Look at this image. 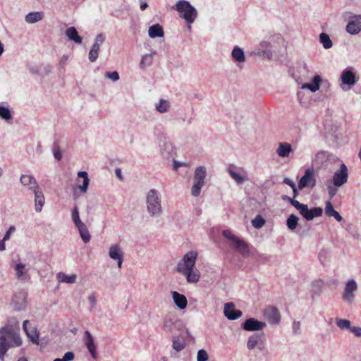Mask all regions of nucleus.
Masks as SVG:
<instances>
[{
	"mask_svg": "<svg viewBox=\"0 0 361 361\" xmlns=\"http://www.w3.org/2000/svg\"><path fill=\"white\" fill-rule=\"evenodd\" d=\"M197 257V252L190 251L177 264L176 271L184 275L188 283H195L200 280V271L195 267Z\"/></svg>",
	"mask_w": 361,
	"mask_h": 361,
	"instance_id": "obj_1",
	"label": "nucleus"
},
{
	"mask_svg": "<svg viewBox=\"0 0 361 361\" xmlns=\"http://www.w3.org/2000/svg\"><path fill=\"white\" fill-rule=\"evenodd\" d=\"M19 332L11 325H6L0 329V358L2 359L10 348L22 345Z\"/></svg>",
	"mask_w": 361,
	"mask_h": 361,
	"instance_id": "obj_2",
	"label": "nucleus"
},
{
	"mask_svg": "<svg viewBox=\"0 0 361 361\" xmlns=\"http://www.w3.org/2000/svg\"><path fill=\"white\" fill-rule=\"evenodd\" d=\"M146 206L149 215L152 217H159L163 213L161 197L156 189H150L146 195Z\"/></svg>",
	"mask_w": 361,
	"mask_h": 361,
	"instance_id": "obj_3",
	"label": "nucleus"
},
{
	"mask_svg": "<svg viewBox=\"0 0 361 361\" xmlns=\"http://www.w3.org/2000/svg\"><path fill=\"white\" fill-rule=\"evenodd\" d=\"M173 8L176 10L179 13L180 16L185 20L188 30H190L191 24L194 23L197 17L196 8L186 0L178 1Z\"/></svg>",
	"mask_w": 361,
	"mask_h": 361,
	"instance_id": "obj_4",
	"label": "nucleus"
},
{
	"mask_svg": "<svg viewBox=\"0 0 361 361\" xmlns=\"http://www.w3.org/2000/svg\"><path fill=\"white\" fill-rule=\"evenodd\" d=\"M223 235L231 242V246L243 256H247L250 250L247 244L242 239L235 236L230 230H224Z\"/></svg>",
	"mask_w": 361,
	"mask_h": 361,
	"instance_id": "obj_5",
	"label": "nucleus"
},
{
	"mask_svg": "<svg viewBox=\"0 0 361 361\" xmlns=\"http://www.w3.org/2000/svg\"><path fill=\"white\" fill-rule=\"evenodd\" d=\"M206 174L207 170L203 166H198L195 170L193 185L191 188V194L193 197L200 195L201 190L205 184Z\"/></svg>",
	"mask_w": 361,
	"mask_h": 361,
	"instance_id": "obj_6",
	"label": "nucleus"
},
{
	"mask_svg": "<svg viewBox=\"0 0 361 361\" xmlns=\"http://www.w3.org/2000/svg\"><path fill=\"white\" fill-rule=\"evenodd\" d=\"M341 80L342 81L341 89L344 91L350 90L357 81L353 68L350 67L343 70L341 75Z\"/></svg>",
	"mask_w": 361,
	"mask_h": 361,
	"instance_id": "obj_7",
	"label": "nucleus"
},
{
	"mask_svg": "<svg viewBox=\"0 0 361 361\" xmlns=\"http://www.w3.org/2000/svg\"><path fill=\"white\" fill-rule=\"evenodd\" d=\"M314 173H315L314 169H307L305 171L304 175L302 176L298 183V189L302 190L305 188H313L316 185V178Z\"/></svg>",
	"mask_w": 361,
	"mask_h": 361,
	"instance_id": "obj_8",
	"label": "nucleus"
},
{
	"mask_svg": "<svg viewBox=\"0 0 361 361\" xmlns=\"http://www.w3.org/2000/svg\"><path fill=\"white\" fill-rule=\"evenodd\" d=\"M183 326L181 320L174 316L166 315L163 318V329L166 333L181 330Z\"/></svg>",
	"mask_w": 361,
	"mask_h": 361,
	"instance_id": "obj_9",
	"label": "nucleus"
},
{
	"mask_svg": "<svg viewBox=\"0 0 361 361\" xmlns=\"http://www.w3.org/2000/svg\"><path fill=\"white\" fill-rule=\"evenodd\" d=\"M297 209L307 221H310L314 217L321 216L323 213V209L321 207H314L309 209L307 204L302 203H300Z\"/></svg>",
	"mask_w": 361,
	"mask_h": 361,
	"instance_id": "obj_10",
	"label": "nucleus"
},
{
	"mask_svg": "<svg viewBox=\"0 0 361 361\" xmlns=\"http://www.w3.org/2000/svg\"><path fill=\"white\" fill-rule=\"evenodd\" d=\"M109 257L117 262V266L120 269L122 267L124 253L122 250L121 245L118 243L112 244L109 250Z\"/></svg>",
	"mask_w": 361,
	"mask_h": 361,
	"instance_id": "obj_11",
	"label": "nucleus"
},
{
	"mask_svg": "<svg viewBox=\"0 0 361 361\" xmlns=\"http://www.w3.org/2000/svg\"><path fill=\"white\" fill-rule=\"evenodd\" d=\"M104 40L105 36L104 34L100 33L96 36L95 41L88 55V59L90 62H94L98 59L100 46L104 43Z\"/></svg>",
	"mask_w": 361,
	"mask_h": 361,
	"instance_id": "obj_12",
	"label": "nucleus"
},
{
	"mask_svg": "<svg viewBox=\"0 0 361 361\" xmlns=\"http://www.w3.org/2000/svg\"><path fill=\"white\" fill-rule=\"evenodd\" d=\"M348 178V173L347 166L342 164L339 169H338L333 176L334 185L336 187H340L345 184Z\"/></svg>",
	"mask_w": 361,
	"mask_h": 361,
	"instance_id": "obj_13",
	"label": "nucleus"
},
{
	"mask_svg": "<svg viewBox=\"0 0 361 361\" xmlns=\"http://www.w3.org/2000/svg\"><path fill=\"white\" fill-rule=\"evenodd\" d=\"M345 30L350 35H357L361 32V15L350 16L346 25Z\"/></svg>",
	"mask_w": 361,
	"mask_h": 361,
	"instance_id": "obj_14",
	"label": "nucleus"
},
{
	"mask_svg": "<svg viewBox=\"0 0 361 361\" xmlns=\"http://www.w3.org/2000/svg\"><path fill=\"white\" fill-rule=\"evenodd\" d=\"M264 316L269 324L278 325L281 322L280 312L275 307H267L264 311Z\"/></svg>",
	"mask_w": 361,
	"mask_h": 361,
	"instance_id": "obj_15",
	"label": "nucleus"
},
{
	"mask_svg": "<svg viewBox=\"0 0 361 361\" xmlns=\"http://www.w3.org/2000/svg\"><path fill=\"white\" fill-rule=\"evenodd\" d=\"M83 342L86 348H87L91 357L93 359H97V347L94 343V338L89 331H85L83 336Z\"/></svg>",
	"mask_w": 361,
	"mask_h": 361,
	"instance_id": "obj_16",
	"label": "nucleus"
},
{
	"mask_svg": "<svg viewBox=\"0 0 361 361\" xmlns=\"http://www.w3.org/2000/svg\"><path fill=\"white\" fill-rule=\"evenodd\" d=\"M267 326L265 322L258 321L254 318H249L242 324V328L248 331H259Z\"/></svg>",
	"mask_w": 361,
	"mask_h": 361,
	"instance_id": "obj_17",
	"label": "nucleus"
},
{
	"mask_svg": "<svg viewBox=\"0 0 361 361\" xmlns=\"http://www.w3.org/2000/svg\"><path fill=\"white\" fill-rule=\"evenodd\" d=\"M276 153L282 159H288L294 153V150L289 142H280L278 144Z\"/></svg>",
	"mask_w": 361,
	"mask_h": 361,
	"instance_id": "obj_18",
	"label": "nucleus"
},
{
	"mask_svg": "<svg viewBox=\"0 0 361 361\" xmlns=\"http://www.w3.org/2000/svg\"><path fill=\"white\" fill-rule=\"evenodd\" d=\"M30 322L28 320H25L23 322V327L25 331L26 335L29 338L30 341L36 345H39V331L37 329L35 326H28Z\"/></svg>",
	"mask_w": 361,
	"mask_h": 361,
	"instance_id": "obj_19",
	"label": "nucleus"
},
{
	"mask_svg": "<svg viewBox=\"0 0 361 361\" xmlns=\"http://www.w3.org/2000/svg\"><path fill=\"white\" fill-rule=\"evenodd\" d=\"M357 289V286L355 280L352 279L348 281L345 284L344 293L342 296L343 299L348 302H351L355 298L353 292L355 291Z\"/></svg>",
	"mask_w": 361,
	"mask_h": 361,
	"instance_id": "obj_20",
	"label": "nucleus"
},
{
	"mask_svg": "<svg viewBox=\"0 0 361 361\" xmlns=\"http://www.w3.org/2000/svg\"><path fill=\"white\" fill-rule=\"evenodd\" d=\"M32 191L35 195V209L37 212H40L45 203L44 194L39 185H35Z\"/></svg>",
	"mask_w": 361,
	"mask_h": 361,
	"instance_id": "obj_21",
	"label": "nucleus"
},
{
	"mask_svg": "<svg viewBox=\"0 0 361 361\" xmlns=\"http://www.w3.org/2000/svg\"><path fill=\"white\" fill-rule=\"evenodd\" d=\"M224 313L226 317L229 320H235L240 318L243 312L240 310H235L233 302H227L224 305Z\"/></svg>",
	"mask_w": 361,
	"mask_h": 361,
	"instance_id": "obj_22",
	"label": "nucleus"
},
{
	"mask_svg": "<svg viewBox=\"0 0 361 361\" xmlns=\"http://www.w3.org/2000/svg\"><path fill=\"white\" fill-rule=\"evenodd\" d=\"M15 271L16 278L20 281H29L30 280V275L28 273V269H25V264L23 263H18L15 265Z\"/></svg>",
	"mask_w": 361,
	"mask_h": 361,
	"instance_id": "obj_23",
	"label": "nucleus"
},
{
	"mask_svg": "<svg viewBox=\"0 0 361 361\" xmlns=\"http://www.w3.org/2000/svg\"><path fill=\"white\" fill-rule=\"evenodd\" d=\"M80 178L82 179V184H78L77 185V188L80 190L81 193H86L88 189V186L90 184V179L88 177V174L86 171H81L78 173V178L77 182L80 183Z\"/></svg>",
	"mask_w": 361,
	"mask_h": 361,
	"instance_id": "obj_24",
	"label": "nucleus"
},
{
	"mask_svg": "<svg viewBox=\"0 0 361 361\" xmlns=\"http://www.w3.org/2000/svg\"><path fill=\"white\" fill-rule=\"evenodd\" d=\"M173 300L178 308L180 310H185L188 305V300L186 297L178 293L177 291L171 292Z\"/></svg>",
	"mask_w": 361,
	"mask_h": 361,
	"instance_id": "obj_25",
	"label": "nucleus"
},
{
	"mask_svg": "<svg viewBox=\"0 0 361 361\" xmlns=\"http://www.w3.org/2000/svg\"><path fill=\"white\" fill-rule=\"evenodd\" d=\"M186 347V341L184 338L174 335L172 337V348L176 353H180Z\"/></svg>",
	"mask_w": 361,
	"mask_h": 361,
	"instance_id": "obj_26",
	"label": "nucleus"
},
{
	"mask_svg": "<svg viewBox=\"0 0 361 361\" xmlns=\"http://www.w3.org/2000/svg\"><path fill=\"white\" fill-rule=\"evenodd\" d=\"M322 83V78L317 75H315L312 80V83H305L301 86L302 90H310L312 92H315L319 90Z\"/></svg>",
	"mask_w": 361,
	"mask_h": 361,
	"instance_id": "obj_27",
	"label": "nucleus"
},
{
	"mask_svg": "<svg viewBox=\"0 0 361 361\" xmlns=\"http://www.w3.org/2000/svg\"><path fill=\"white\" fill-rule=\"evenodd\" d=\"M329 154L327 152L321 150L318 152L312 159L313 164L317 167H320L329 159Z\"/></svg>",
	"mask_w": 361,
	"mask_h": 361,
	"instance_id": "obj_28",
	"label": "nucleus"
},
{
	"mask_svg": "<svg viewBox=\"0 0 361 361\" xmlns=\"http://www.w3.org/2000/svg\"><path fill=\"white\" fill-rule=\"evenodd\" d=\"M44 18V13L42 11H33L27 13L25 17V20L27 23L34 24Z\"/></svg>",
	"mask_w": 361,
	"mask_h": 361,
	"instance_id": "obj_29",
	"label": "nucleus"
},
{
	"mask_svg": "<svg viewBox=\"0 0 361 361\" xmlns=\"http://www.w3.org/2000/svg\"><path fill=\"white\" fill-rule=\"evenodd\" d=\"M66 35L69 40L74 42L76 44H80L82 43V37L78 35L75 27H71L66 29Z\"/></svg>",
	"mask_w": 361,
	"mask_h": 361,
	"instance_id": "obj_30",
	"label": "nucleus"
},
{
	"mask_svg": "<svg viewBox=\"0 0 361 361\" xmlns=\"http://www.w3.org/2000/svg\"><path fill=\"white\" fill-rule=\"evenodd\" d=\"M325 214L329 217L335 218L338 222H341L343 220L342 216L334 209L332 203L329 201L326 202Z\"/></svg>",
	"mask_w": 361,
	"mask_h": 361,
	"instance_id": "obj_31",
	"label": "nucleus"
},
{
	"mask_svg": "<svg viewBox=\"0 0 361 361\" xmlns=\"http://www.w3.org/2000/svg\"><path fill=\"white\" fill-rule=\"evenodd\" d=\"M20 180L23 185L28 186L31 191L34 190L35 185H39L35 178L30 175H22Z\"/></svg>",
	"mask_w": 361,
	"mask_h": 361,
	"instance_id": "obj_32",
	"label": "nucleus"
},
{
	"mask_svg": "<svg viewBox=\"0 0 361 361\" xmlns=\"http://www.w3.org/2000/svg\"><path fill=\"white\" fill-rule=\"evenodd\" d=\"M56 279L60 283L72 284L75 283L77 275L75 274L68 275L63 272H59L56 275Z\"/></svg>",
	"mask_w": 361,
	"mask_h": 361,
	"instance_id": "obj_33",
	"label": "nucleus"
},
{
	"mask_svg": "<svg viewBox=\"0 0 361 361\" xmlns=\"http://www.w3.org/2000/svg\"><path fill=\"white\" fill-rule=\"evenodd\" d=\"M148 35L151 38L162 37L164 35L162 26L159 24H154L149 27Z\"/></svg>",
	"mask_w": 361,
	"mask_h": 361,
	"instance_id": "obj_34",
	"label": "nucleus"
},
{
	"mask_svg": "<svg viewBox=\"0 0 361 361\" xmlns=\"http://www.w3.org/2000/svg\"><path fill=\"white\" fill-rule=\"evenodd\" d=\"M78 230L79 234L83 241L84 243H87L90 242L91 235L87 229V226L82 223L77 226H75Z\"/></svg>",
	"mask_w": 361,
	"mask_h": 361,
	"instance_id": "obj_35",
	"label": "nucleus"
},
{
	"mask_svg": "<svg viewBox=\"0 0 361 361\" xmlns=\"http://www.w3.org/2000/svg\"><path fill=\"white\" fill-rule=\"evenodd\" d=\"M233 59L237 62H244L245 61V56L243 49L239 47H235L231 53Z\"/></svg>",
	"mask_w": 361,
	"mask_h": 361,
	"instance_id": "obj_36",
	"label": "nucleus"
},
{
	"mask_svg": "<svg viewBox=\"0 0 361 361\" xmlns=\"http://www.w3.org/2000/svg\"><path fill=\"white\" fill-rule=\"evenodd\" d=\"M337 326L342 331L347 330L349 331L351 327V322L346 319L336 317L335 319Z\"/></svg>",
	"mask_w": 361,
	"mask_h": 361,
	"instance_id": "obj_37",
	"label": "nucleus"
},
{
	"mask_svg": "<svg viewBox=\"0 0 361 361\" xmlns=\"http://www.w3.org/2000/svg\"><path fill=\"white\" fill-rule=\"evenodd\" d=\"M169 102L164 99H160L159 102L155 105L156 110L161 114L167 112L169 109Z\"/></svg>",
	"mask_w": 361,
	"mask_h": 361,
	"instance_id": "obj_38",
	"label": "nucleus"
},
{
	"mask_svg": "<svg viewBox=\"0 0 361 361\" xmlns=\"http://www.w3.org/2000/svg\"><path fill=\"white\" fill-rule=\"evenodd\" d=\"M299 218L295 214H290L286 220V225L289 230L293 231L298 224Z\"/></svg>",
	"mask_w": 361,
	"mask_h": 361,
	"instance_id": "obj_39",
	"label": "nucleus"
},
{
	"mask_svg": "<svg viewBox=\"0 0 361 361\" xmlns=\"http://www.w3.org/2000/svg\"><path fill=\"white\" fill-rule=\"evenodd\" d=\"M319 41L326 49H330L333 46L332 41L326 33L322 32L319 35Z\"/></svg>",
	"mask_w": 361,
	"mask_h": 361,
	"instance_id": "obj_40",
	"label": "nucleus"
},
{
	"mask_svg": "<svg viewBox=\"0 0 361 361\" xmlns=\"http://www.w3.org/2000/svg\"><path fill=\"white\" fill-rule=\"evenodd\" d=\"M261 336L258 334H253L249 337L247 343V347L249 350L254 349L259 341L261 340Z\"/></svg>",
	"mask_w": 361,
	"mask_h": 361,
	"instance_id": "obj_41",
	"label": "nucleus"
},
{
	"mask_svg": "<svg viewBox=\"0 0 361 361\" xmlns=\"http://www.w3.org/2000/svg\"><path fill=\"white\" fill-rule=\"evenodd\" d=\"M71 219L75 226L83 223L80 218L79 208L77 205H75L71 211Z\"/></svg>",
	"mask_w": 361,
	"mask_h": 361,
	"instance_id": "obj_42",
	"label": "nucleus"
},
{
	"mask_svg": "<svg viewBox=\"0 0 361 361\" xmlns=\"http://www.w3.org/2000/svg\"><path fill=\"white\" fill-rule=\"evenodd\" d=\"M156 54L155 51H153L151 54H145L142 57V59L140 63V66L141 68H144L146 66H149L152 63V57L153 55Z\"/></svg>",
	"mask_w": 361,
	"mask_h": 361,
	"instance_id": "obj_43",
	"label": "nucleus"
},
{
	"mask_svg": "<svg viewBox=\"0 0 361 361\" xmlns=\"http://www.w3.org/2000/svg\"><path fill=\"white\" fill-rule=\"evenodd\" d=\"M311 291L316 295H320L322 290L323 281L320 279L314 281L311 284Z\"/></svg>",
	"mask_w": 361,
	"mask_h": 361,
	"instance_id": "obj_44",
	"label": "nucleus"
},
{
	"mask_svg": "<svg viewBox=\"0 0 361 361\" xmlns=\"http://www.w3.org/2000/svg\"><path fill=\"white\" fill-rule=\"evenodd\" d=\"M228 172L231 177L238 183L241 184L243 182L245 181V178L244 176L240 175V173H237L235 171L233 170L232 169L229 168L228 169Z\"/></svg>",
	"mask_w": 361,
	"mask_h": 361,
	"instance_id": "obj_45",
	"label": "nucleus"
},
{
	"mask_svg": "<svg viewBox=\"0 0 361 361\" xmlns=\"http://www.w3.org/2000/svg\"><path fill=\"white\" fill-rule=\"evenodd\" d=\"M0 117L4 120H9L11 118V111L8 108L3 106H0Z\"/></svg>",
	"mask_w": 361,
	"mask_h": 361,
	"instance_id": "obj_46",
	"label": "nucleus"
},
{
	"mask_svg": "<svg viewBox=\"0 0 361 361\" xmlns=\"http://www.w3.org/2000/svg\"><path fill=\"white\" fill-rule=\"evenodd\" d=\"M252 224L255 228H260L264 225L265 220L261 216H257L252 221Z\"/></svg>",
	"mask_w": 361,
	"mask_h": 361,
	"instance_id": "obj_47",
	"label": "nucleus"
},
{
	"mask_svg": "<svg viewBox=\"0 0 361 361\" xmlns=\"http://www.w3.org/2000/svg\"><path fill=\"white\" fill-rule=\"evenodd\" d=\"M209 356L207 351L204 349L199 350L197 355V361H207Z\"/></svg>",
	"mask_w": 361,
	"mask_h": 361,
	"instance_id": "obj_48",
	"label": "nucleus"
},
{
	"mask_svg": "<svg viewBox=\"0 0 361 361\" xmlns=\"http://www.w3.org/2000/svg\"><path fill=\"white\" fill-rule=\"evenodd\" d=\"M282 200L288 202L291 205H293L295 208L298 209L299 205L300 204V202H299L298 200H295L289 196L287 195H282Z\"/></svg>",
	"mask_w": 361,
	"mask_h": 361,
	"instance_id": "obj_49",
	"label": "nucleus"
},
{
	"mask_svg": "<svg viewBox=\"0 0 361 361\" xmlns=\"http://www.w3.org/2000/svg\"><path fill=\"white\" fill-rule=\"evenodd\" d=\"M88 302H90L91 307L90 310L92 311L93 309L95 308L97 305V300L94 293H92L87 298Z\"/></svg>",
	"mask_w": 361,
	"mask_h": 361,
	"instance_id": "obj_50",
	"label": "nucleus"
},
{
	"mask_svg": "<svg viewBox=\"0 0 361 361\" xmlns=\"http://www.w3.org/2000/svg\"><path fill=\"white\" fill-rule=\"evenodd\" d=\"M293 333L295 335H299L301 334L300 322L294 321L292 324Z\"/></svg>",
	"mask_w": 361,
	"mask_h": 361,
	"instance_id": "obj_51",
	"label": "nucleus"
},
{
	"mask_svg": "<svg viewBox=\"0 0 361 361\" xmlns=\"http://www.w3.org/2000/svg\"><path fill=\"white\" fill-rule=\"evenodd\" d=\"M105 76L114 82L119 80V75L117 71L107 72L106 73Z\"/></svg>",
	"mask_w": 361,
	"mask_h": 361,
	"instance_id": "obj_52",
	"label": "nucleus"
},
{
	"mask_svg": "<svg viewBox=\"0 0 361 361\" xmlns=\"http://www.w3.org/2000/svg\"><path fill=\"white\" fill-rule=\"evenodd\" d=\"M349 332L352 333L354 336L357 338L361 337V327L351 326Z\"/></svg>",
	"mask_w": 361,
	"mask_h": 361,
	"instance_id": "obj_53",
	"label": "nucleus"
},
{
	"mask_svg": "<svg viewBox=\"0 0 361 361\" xmlns=\"http://www.w3.org/2000/svg\"><path fill=\"white\" fill-rule=\"evenodd\" d=\"M16 231V228L15 226H11L9 227V228L8 229V231L6 232L4 238H3V240L6 241L8 240H9V238H11V235L13 233H14Z\"/></svg>",
	"mask_w": 361,
	"mask_h": 361,
	"instance_id": "obj_54",
	"label": "nucleus"
},
{
	"mask_svg": "<svg viewBox=\"0 0 361 361\" xmlns=\"http://www.w3.org/2000/svg\"><path fill=\"white\" fill-rule=\"evenodd\" d=\"M74 357H75L74 353L71 351H69L64 354L62 359L63 361H72V360H73Z\"/></svg>",
	"mask_w": 361,
	"mask_h": 361,
	"instance_id": "obj_55",
	"label": "nucleus"
},
{
	"mask_svg": "<svg viewBox=\"0 0 361 361\" xmlns=\"http://www.w3.org/2000/svg\"><path fill=\"white\" fill-rule=\"evenodd\" d=\"M328 190L330 198L334 197L337 192V189L331 185L328 186Z\"/></svg>",
	"mask_w": 361,
	"mask_h": 361,
	"instance_id": "obj_56",
	"label": "nucleus"
},
{
	"mask_svg": "<svg viewBox=\"0 0 361 361\" xmlns=\"http://www.w3.org/2000/svg\"><path fill=\"white\" fill-rule=\"evenodd\" d=\"M283 183L288 185H289L291 188H294V186L295 185V183L290 180V178H285L283 179Z\"/></svg>",
	"mask_w": 361,
	"mask_h": 361,
	"instance_id": "obj_57",
	"label": "nucleus"
},
{
	"mask_svg": "<svg viewBox=\"0 0 361 361\" xmlns=\"http://www.w3.org/2000/svg\"><path fill=\"white\" fill-rule=\"evenodd\" d=\"M54 156L56 159L60 160L62 157L61 152L59 149H54Z\"/></svg>",
	"mask_w": 361,
	"mask_h": 361,
	"instance_id": "obj_58",
	"label": "nucleus"
},
{
	"mask_svg": "<svg viewBox=\"0 0 361 361\" xmlns=\"http://www.w3.org/2000/svg\"><path fill=\"white\" fill-rule=\"evenodd\" d=\"M115 173H116V176L118 177V178H119L120 180L123 179L122 171H121V169L117 168L115 170Z\"/></svg>",
	"mask_w": 361,
	"mask_h": 361,
	"instance_id": "obj_59",
	"label": "nucleus"
},
{
	"mask_svg": "<svg viewBox=\"0 0 361 361\" xmlns=\"http://www.w3.org/2000/svg\"><path fill=\"white\" fill-rule=\"evenodd\" d=\"M6 249L5 240L3 239L0 240V251H4Z\"/></svg>",
	"mask_w": 361,
	"mask_h": 361,
	"instance_id": "obj_60",
	"label": "nucleus"
},
{
	"mask_svg": "<svg viewBox=\"0 0 361 361\" xmlns=\"http://www.w3.org/2000/svg\"><path fill=\"white\" fill-rule=\"evenodd\" d=\"M148 7V4L147 2H142L141 4H140V9L142 11H144L145 9H146Z\"/></svg>",
	"mask_w": 361,
	"mask_h": 361,
	"instance_id": "obj_61",
	"label": "nucleus"
},
{
	"mask_svg": "<svg viewBox=\"0 0 361 361\" xmlns=\"http://www.w3.org/2000/svg\"><path fill=\"white\" fill-rule=\"evenodd\" d=\"M68 59V56L66 55H63L62 57H61V63H65Z\"/></svg>",
	"mask_w": 361,
	"mask_h": 361,
	"instance_id": "obj_62",
	"label": "nucleus"
},
{
	"mask_svg": "<svg viewBox=\"0 0 361 361\" xmlns=\"http://www.w3.org/2000/svg\"><path fill=\"white\" fill-rule=\"evenodd\" d=\"M293 192V197H296L298 195V192L296 188V186L295 185L294 188H292Z\"/></svg>",
	"mask_w": 361,
	"mask_h": 361,
	"instance_id": "obj_63",
	"label": "nucleus"
},
{
	"mask_svg": "<svg viewBox=\"0 0 361 361\" xmlns=\"http://www.w3.org/2000/svg\"><path fill=\"white\" fill-rule=\"evenodd\" d=\"M18 361H27V360L25 357H21L18 359Z\"/></svg>",
	"mask_w": 361,
	"mask_h": 361,
	"instance_id": "obj_64",
	"label": "nucleus"
}]
</instances>
